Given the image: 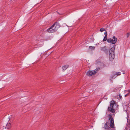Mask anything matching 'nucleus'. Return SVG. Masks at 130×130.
I'll return each instance as SVG.
<instances>
[{
    "instance_id": "19",
    "label": "nucleus",
    "mask_w": 130,
    "mask_h": 130,
    "mask_svg": "<svg viewBox=\"0 0 130 130\" xmlns=\"http://www.w3.org/2000/svg\"><path fill=\"white\" fill-rule=\"evenodd\" d=\"M104 34L105 35V36H107V32L106 31L104 33Z\"/></svg>"
},
{
    "instance_id": "16",
    "label": "nucleus",
    "mask_w": 130,
    "mask_h": 130,
    "mask_svg": "<svg viewBox=\"0 0 130 130\" xmlns=\"http://www.w3.org/2000/svg\"><path fill=\"white\" fill-rule=\"evenodd\" d=\"M105 29L103 28H101L100 29V31L101 32H103V31H105Z\"/></svg>"
},
{
    "instance_id": "20",
    "label": "nucleus",
    "mask_w": 130,
    "mask_h": 130,
    "mask_svg": "<svg viewBox=\"0 0 130 130\" xmlns=\"http://www.w3.org/2000/svg\"><path fill=\"white\" fill-rule=\"evenodd\" d=\"M128 93H127V94H125V97H126L127 96V95H128Z\"/></svg>"
},
{
    "instance_id": "8",
    "label": "nucleus",
    "mask_w": 130,
    "mask_h": 130,
    "mask_svg": "<svg viewBox=\"0 0 130 130\" xmlns=\"http://www.w3.org/2000/svg\"><path fill=\"white\" fill-rule=\"evenodd\" d=\"M53 25L55 27V28L57 31L58 29L60 27V24L57 22H56Z\"/></svg>"
},
{
    "instance_id": "10",
    "label": "nucleus",
    "mask_w": 130,
    "mask_h": 130,
    "mask_svg": "<svg viewBox=\"0 0 130 130\" xmlns=\"http://www.w3.org/2000/svg\"><path fill=\"white\" fill-rule=\"evenodd\" d=\"M121 74V72H116L115 74H114L112 76L113 78H115L118 75H119Z\"/></svg>"
},
{
    "instance_id": "2",
    "label": "nucleus",
    "mask_w": 130,
    "mask_h": 130,
    "mask_svg": "<svg viewBox=\"0 0 130 130\" xmlns=\"http://www.w3.org/2000/svg\"><path fill=\"white\" fill-rule=\"evenodd\" d=\"M100 69V68H98L93 70L89 71L87 73V75L88 76H91L93 75H94L96 73L98 72Z\"/></svg>"
},
{
    "instance_id": "11",
    "label": "nucleus",
    "mask_w": 130,
    "mask_h": 130,
    "mask_svg": "<svg viewBox=\"0 0 130 130\" xmlns=\"http://www.w3.org/2000/svg\"><path fill=\"white\" fill-rule=\"evenodd\" d=\"M69 67L68 65H66L62 67V69L63 71H64L66 69L68 68Z\"/></svg>"
},
{
    "instance_id": "1",
    "label": "nucleus",
    "mask_w": 130,
    "mask_h": 130,
    "mask_svg": "<svg viewBox=\"0 0 130 130\" xmlns=\"http://www.w3.org/2000/svg\"><path fill=\"white\" fill-rule=\"evenodd\" d=\"M110 105L108 108V110L112 113L115 111V108L117 107V103L115 101H111L110 102Z\"/></svg>"
},
{
    "instance_id": "18",
    "label": "nucleus",
    "mask_w": 130,
    "mask_h": 130,
    "mask_svg": "<svg viewBox=\"0 0 130 130\" xmlns=\"http://www.w3.org/2000/svg\"><path fill=\"white\" fill-rule=\"evenodd\" d=\"M130 35V33H127L126 34V36H127V38H128V37Z\"/></svg>"
},
{
    "instance_id": "9",
    "label": "nucleus",
    "mask_w": 130,
    "mask_h": 130,
    "mask_svg": "<svg viewBox=\"0 0 130 130\" xmlns=\"http://www.w3.org/2000/svg\"><path fill=\"white\" fill-rule=\"evenodd\" d=\"M114 58V56L113 55H112V54L111 53H110L109 55V60L110 61H112L113 60Z\"/></svg>"
},
{
    "instance_id": "3",
    "label": "nucleus",
    "mask_w": 130,
    "mask_h": 130,
    "mask_svg": "<svg viewBox=\"0 0 130 130\" xmlns=\"http://www.w3.org/2000/svg\"><path fill=\"white\" fill-rule=\"evenodd\" d=\"M112 115L111 114L109 115V118L108 120V121H110V127L113 128L114 126V119L112 117Z\"/></svg>"
},
{
    "instance_id": "17",
    "label": "nucleus",
    "mask_w": 130,
    "mask_h": 130,
    "mask_svg": "<svg viewBox=\"0 0 130 130\" xmlns=\"http://www.w3.org/2000/svg\"><path fill=\"white\" fill-rule=\"evenodd\" d=\"M115 50V48L113 47L111 48L110 49V50L112 52H113V51H114Z\"/></svg>"
},
{
    "instance_id": "12",
    "label": "nucleus",
    "mask_w": 130,
    "mask_h": 130,
    "mask_svg": "<svg viewBox=\"0 0 130 130\" xmlns=\"http://www.w3.org/2000/svg\"><path fill=\"white\" fill-rule=\"evenodd\" d=\"M125 129H130V124L129 123H127Z\"/></svg>"
},
{
    "instance_id": "7",
    "label": "nucleus",
    "mask_w": 130,
    "mask_h": 130,
    "mask_svg": "<svg viewBox=\"0 0 130 130\" xmlns=\"http://www.w3.org/2000/svg\"><path fill=\"white\" fill-rule=\"evenodd\" d=\"M106 122L105 124L104 128L106 129H109L110 128H112L110 127V124H109V122Z\"/></svg>"
},
{
    "instance_id": "14",
    "label": "nucleus",
    "mask_w": 130,
    "mask_h": 130,
    "mask_svg": "<svg viewBox=\"0 0 130 130\" xmlns=\"http://www.w3.org/2000/svg\"><path fill=\"white\" fill-rule=\"evenodd\" d=\"M107 36H105L103 40V41H105L106 40H107Z\"/></svg>"
},
{
    "instance_id": "4",
    "label": "nucleus",
    "mask_w": 130,
    "mask_h": 130,
    "mask_svg": "<svg viewBox=\"0 0 130 130\" xmlns=\"http://www.w3.org/2000/svg\"><path fill=\"white\" fill-rule=\"evenodd\" d=\"M113 39L110 38L107 39V41L109 43L112 44H115L116 43L117 40V39L115 36H113L112 37Z\"/></svg>"
},
{
    "instance_id": "6",
    "label": "nucleus",
    "mask_w": 130,
    "mask_h": 130,
    "mask_svg": "<svg viewBox=\"0 0 130 130\" xmlns=\"http://www.w3.org/2000/svg\"><path fill=\"white\" fill-rule=\"evenodd\" d=\"M53 25L47 29V31L49 33H53L57 31Z\"/></svg>"
},
{
    "instance_id": "5",
    "label": "nucleus",
    "mask_w": 130,
    "mask_h": 130,
    "mask_svg": "<svg viewBox=\"0 0 130 130\" xmlns=\"http://www.w3.org/2000/svg\"><path fill=\"white\" fill-rule=\"evenodd\" d=\"M11 127V124L10 123H7L3 127V130H9Z\"/></svg>"
},
{
    "instance_id": "13",
    "label": "nucleus",
    "mask_w": 130,
    "mask_h": 130,
    "mask_svg": "<svg viewBox=\"0 0 130 130\" xmlns=\"http://www.w3.org/2000/svg\"><path fill=\"white\" fill-rule=\"evenodd\" d=\"M101 50L104 52L106 51V47H102L101 48Z\"/></svg>"
},
{
    "instance_id": "15",
    "label": "nucleus",
    "mask_w": 130,
    "mask_h": 130,
    "mask_svg": "<svg viewBox=\"0 0 130 130\" xmlns=\"http://www.w3.org/2000/svg\"><path fill=\"white\" fill-rule=\"evenodd\" d=\"M89 48L90 49H91L94 50L95 49V47L94 46H89Z\"/></svg>"
},
{
    "instance_id": "21",
    "label": "nucleus",
    "mask_w": 130,
    "mask_h": 130,
    "mask_svg": "<svg viewBox=\"0 0 130 130\" xmlns=\"http://www.w3.org/2000/svg\"><path fill=\"white\" fill-rule=\"evenodd\" d=\"M122 71L123 72V74H124L125 73V72L124 71Z\"/></svg>"
},
{
    "instance_id": "22",
    "label": "nucleus",
    "mask_w": 130,
    "mask_h": 130,
    "mask_svg": "<svg viewBox=\"0 0 130 130\" xmlns=\"http://www.w3.org/2000/svg\"><path fill=\"white\" fill-rule=\"evenodd\" d=\"M125 130H130V129H125Z\"/></svg>"
}]
</instances>
